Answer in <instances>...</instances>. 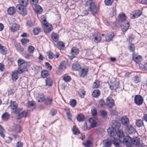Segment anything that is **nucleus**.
Masks as SVG:
<instances>
[{"label": "nucleus", "instance_id": "obj_4", "mask_svg": "<svg viewBox=\"0 0 147 147\" xmlns=\"http://www.w3.org/2000/svg\"><path fill=\"white\" fill-rule=\"evenodd\" d=\"M92 115L94 117L93 118H90L89 121L90 123V125L92 127L96 126L97 118L96 117L97 115L96 110L95 107L94 106L92 107L91 109Z\"/></svg>", "mask_w": 147, "mask_h": 147}, {"label": "nucleus", "instance_id": "obj_25", "mask_svg": "<svg viewBox=\"0 0 147 147\" xmlns=\"http://www.w3.org/2000/svg\"><path fill=\"white\" fill-rule=\"evenodd\" d=\"M9 107H11L13 110L16 109L18 107V105L16 102L11 101L10 105L9 106Z\"/></svg>", "mask_w": 147, "mask_h": 147}, {"label": "nucleus", "instance_id": "obj_60", "mask_svg": "<svg viewBox=\"0 0 147 147\" xmlns=\"http://www.w3.org/2000/svg\"><path fill=\"white\" fill-rule=\"evenodd\" d=\"M34 22L31 21H28L26 22L27 25L30 27H33L34 25Z\"/></svg>", "mask_w": 147, "mask_h": 147}, {"label": "nucleus", "instance_id": "obj_18", "mask_svg": "<svg viewBox=\"0 0 147 147\" xmlns=\"http://www.w3.org/2000/svg\"><path fill=\"white\" fill-rule=\"evenodd\" d=\"M7 52L6 48L0 44V53L3 55H5Z\"/></svg>", "mask_w": 147, "mask_h": 147}, {"label": "nucleus", "instance_id": "obj_48", "mask_svg": "<svg viewBox=\"0 0 147 147\" xmlns=\"http://www.w3.org/2000/svg\"><path fill=\"white\" fill-rule=\"evenodd\" d=\"M47 54L48 58L49 59H52L54 58L55 55L51 51H49L47 52Z\"/></svg>", "mask_w": 147, "mask_h": 147}, {"label": "nucleus", "instance_id": "obj_28", "mask_svg": "<svg viewBox=\"0 0 147 147\" xmlns=\"http://www.w3.org/2000/svg\"><path fill=\"white\" fill-rule=\"evenodd\" d=\"M14 130L16 133L20 132L21 130V128L18 125H14L13 127Z\"/></svg>", "mask_w": 147, "mask_h": 147}, {"label": "nucleus", "instance_id": "obj_27", "mask_svg": "<svg viewBox=\"0 0 147 147\" xmlns=\"http://www.w3.org/2000/svg\"><path fill=\"white\" fill-rule=\"evenodd\" d=\"M45 82L47 86H50L52 85V80L50 78H47L45 80Z\"/></svg>", "mask_w": 147, "mask_h": 147}, {"label": "nucleus", "instance_id": "obj_41", "mask_svg": "<svg viewBox=\"0 0 147 147\" xmlns=\"http://www.w3.org/2000/svg\"><path fill=\"white\" fill-rule=\"evenodd\" d=\"M127 47L129 50L131 52H133L135 50V46L132 43L129 44Z\"/></svg>", "mask_w": 147, "mask_h": 147}, {"label": "nucleus", "instance_id": "obj_36", "mask_svg": "<svg viewBox=\"0 0 147 147\" xmlns=\"http://www.w3.org/2000/svg\"><path fill=\"white\" fill-rule=\"evenodd\" d=\"M100 94V92L98 89L94 90L92 93V95L94 97H97L99 96Z\"/></svg>", "mask_w": 147, "mask_h": 147}, {"label": "nucleus", "instance_id": "obj_62", "mask_svg": "<svg viewBox=\"0 0 147 147\" xmlns=\"http://www.w3.org/2000/svg\"><path fill=\"white\" fill-rule=\"evenodd\" d=\"M57 113V110L54 109H52L50 112L51 114L53 116L55 115Z\"/></svg>", "mask_w": 147, "mask_h": 147}, {"label": "nucleus", "instance_id": "obj_3", "mask_svg": "<svg viewBox=\"0 0 147 147\" xmlns=\"http://www.w3.org/2000/svg\"><path fill=\"white\" fill-rule=\"evenodd\" d=\"M18 72L21 74L24 72L27 71V67L28 66V63L22 59H19L18 60Z\"/></svg>", "mask_w": 147, "mask_h": 147}, {"label": "nucleus", "instance_id": "obj_64", "mask_svg": "<svg viewBox=\"0 0 147 147\" xmlns=\"http://www.w3.org/2000/svg\"><path fill=\"white\" fill-rule=\"evenodd\" d=\"M66 114L68 119L70 121H71V115L70 111H68L67 112H66Z\"/></svg>", "mask_w": 147, "mask_h": 147}, {"label": "nucleus", "instance_id": "obj_39", "mask_svg": "<svg viewBox=\"0 0 147 147\" xmlns=\"http://www.w3.org/2000/svg\"><path fill=\"white\" fill-rule=\"evenodd\" d=\"M15 45L16 49L18 52H22L24 51L23 48L19 44L16 43Z\"/></svg>", "mask_w": 147, "mask_h": 147}, {"label": "nucleus", "instance_id": "obj_35", "mask_svg": "<svg viewBox=\"0 0 147 147\" xmlns=\"http://www.w3.org/2000/svg\"><path fill=\"white\" fill-rule=\"evenodd\" d=\"M79 52L78 49L76 47H73L71 49V53L72 55H77L78 53Z\"/></svg>", "mask_w": 147, "mask_h": 147}, {"label": "nucleus", "instance_id": "obj_52", "mask_svg": "<svg viewBox=\"0 0 147 147\" xmlns=\"http://www.w3.org/2000/svg\"><path fill=\"white\" fill-rule=\"evenodd\" d=\"M52 29V26L51 25V27H49L48 25L47 26H45V27L44 28V31L46 33H49L51 31Z\"/></svg>", "mask_w": 147, "mask_h": 147}, {"label": "nucleus", "instance_id": "obj_45", "mask_svg": "<svg viewBox=\"0 0 147 147\" xmlns=\"http://www.w3.org/2000/svg\"><path fill=\"white\" fill-rule=\"evenodd\" d=\"M63 80L65 82H68L71 80V78L70 76L65 74L63 77Z\"/></svg>", "mask_w": 147, "mask_h": 147}, {"label": "nucleus", "instance_id": "obj_1", "mask_svg": "<svg viewBox=\"0 0 147 147\" xmlns=\"http://www.w3.org/2000/svg\"><path fill=\"white\" fill-rule=\"evenodd\" d=\"M123 142L127 147H131L132 145H139L140 143V139L137 137L132 139L129 136H127L124 138Z\"/></svg>", "mask_w": 147, "mask_h": 147}, {"label": "nucleus", "instance_id": "obj_44", "mask_svg": "<svg viewBox=\"0 0 147 147\" xmlns=\"http://www.w3.org/2000/svg\"><path fill=\"white\" fill-rule=\"evenodd\" d=\"M35 10L36 12L39 14L41 13L42 11V8L39 5L36 6Z\"/></svg>", "mask_w": 147, "mask_h": 147}, {"label": "nucleus", "instance_id": "obj_19", "mask_svg": "<svg viewBox=\"0 0 147 147\" xmlns=\"http://www.w3.org/2000/svg\"><path fill=\"white\" fill-rule=\"evenodd\" d=\"M18 1L20 4L18 5H20L24 7H26L28 4V0H19Z\"/></svg>", "mask_w": 147, "mask_h": 147}, {"label": "nucleus", "instance_id": "obj_12", "mask_svg": "<svg viewBox=\"0 0 147 147\" xmlns=\"http://www.w3.org/2000/svg\"><path fill=\"white\" fill-rule=\"evenodd\" d=\"M45 98L44 95L42 93L38 94V96L36 97V99L38 102H42L44 101Z\"/></svg>", "mask_w": 147, "mask_h": 147}, {"label": "nucleus", "instance_id": "obj_43", "mask_svg": "<svg viewBox=\"0 0 147 147\" xmlns=\"http://www.w3.org/2000/svg\"><path fill=\"white\" fill-rule=\"evenodd\" d=\"M9 117V115L7 113H5L2 116V119L5 121L7 120Z\"/></svg>", "mask_w": 147, "mask_h": 147}, {"label": "nucleus", "instance_id": "obj_47", "mask_svg": "<svg viewBox=\"0 0 147 147\" xmlns=\"http://www.w3.org/2000/svg\"><path fill=\"white\" fill-rule=\"evenodd\" d=\"M40 31V28L38 27L34 28L33 30V33L35 35L38 34Z\"/></svg>", "mask_w": 147, "mask_h": 147}, {"label": "nucleus", "instance_id": "obj_26", "mask_svg": "<svg viewBox=\"0 0 147 147\" xmlns=\"http://www.w3.org/2000/svg\"><path fill=\"white\" fill-rule=\"evenodd\" d=\"M72 67L74 71L79 70L81 68L80 65L78 63L73 64L72 65Z\"/></svg>", "mask_w": 147, "mask_h": 147}, {"label": "nucleus", "instance_id": "obj_54", "mask_svg": "<svg viewBox=\"0 0 147 147\" xmlns=\"http://www.w3.org/2000/svg\"><path fill=\"white\" fill-rule=\"evenodd\" d=\"M143 70H147V63L142 64L140 65Z\"/></svg>", "mask_w": 147, "mask_h": 147}, {"label": "nucleus", "instance_id": "obj_49", "mask_svg": "<svg viewBox=\"0 0 147 147\" xmlns=\"http://www.w3.org/2000/svg\"><path fill=\"white\" fill-rule=\"evenodd\" d=\"M72 131L74 134L75 135H77L79 134V131L75 126H73L72 129Z\"/></svg>", "mask_w": 147, "mask_h": 147}, {"label": "nucleus", "instance_id": "obj_9", "mask_svg": "<svg viewBox=\"0 0 147 147\" xmlns=\"http://www.w3.org/2000/svg\"><path fill=\"white\" fill-rule=\"evenodd\" d=\"M90 9L92 13L94 15L96 14L97 11V8L96 6V3L92 2L90 3Z\"/></svg>", "mask_w": 147, "mask_h": 147}, {"label": "nucleus", "instance_id": "obj_37", "mask_svg": "<svg viewBox=\"0 0 147 147\" xmlns=\"http://www.w3.org/2000/svg\"><path fill=\"white\" fill-rule=\"evenodd\" d=\"M41 75L42 78H45L49 76V74L47 70H44L41 72Z\"/></svg>", "mask_w": 147, "mask_h": 147}, {"label": "nucleus", "instance_id": "obj_31", "mask_svg": "<svg viewBox=\"0 0 147 147\" xmlns=\"http://www.w3.org/2000/svg\"><path fill=\"white\" fill-rule=\"evenodd\" d=\"M133 80L134 82L136 84L140 82V75H136L133 78Z\"/></svg>", "mask_w": 147, "mask_h": 147}, {"label": "nucleus", "instance_id": "obj_53", "mask_svg": "<svg viewBox=\"0 0 147 147\" xmlns=\"http://www.w3.org/2000/svg\"><path fill=\"white\" fill-rule=\"evenodd\" d=\"M99 86L100 84L99 81L96 80L94 83L92 87L94 88H97L99 87Z\"/></svg>", "mask_w": 147, "mask_h": 147}, {"label": "nucleus", "instance_id": "obj_14", "mask_svg": "<svg viewBox=\"0 0 147 147\" xmlns=\"http://www.w3.org/2000/svg\"><path fill=\"white\" fill-rule=\"evenodd\" d=\"M121 121L122 124L127 126L128 125L129 120L127 117L125 116L121 118Z\"/></svg>", "mask_w": 147, "mask_h": 147}, {"label": "nucleus", "instance_id": "obj_30", "mask_svg": "<svg viewBox=\"0 0 147 147\" xmlns=\"http://www.w3.org/2000/svg\"><path fill=\"white\" fill-rule=\"evenodd\" d=\"M93 37H94V41L96 43L99 42L101 40V38L100 37V34L98 33H97L96 36L93 35Z\"/></svg>", "mask_w": 147, "mask_h": 147}, {"label": "nucleus", "instance_id": "obj_42", "mask_svg": "<svg viewBox=\"0 0 147 147\" xmlns=\"http://www.w3.org/2000/svg\"><path fill=\"white\" fill-rule=\"evenodd\" d=\"M136 125L138 127H140L143 125L144 124L142 120L138 119L136 120Z\"/></svg>", "mask_w": 147, "mask_h": 147}, {"label": "nucleus", "instance_id": "obj_21", "mask_svg": "<svg viewBox=\"0 0 147 147\" xmlns=\"http://www.w3.org/2000/svg\"><path fill=\"white\" fill-rule=\"evenodd\" d=\"M129 26V22H127L123 24L121 26V28L123 32H125L128 29Z\"/></svg>", "mask_w": 147, "mask_h": 147}, {"label": "nucleus", "instance_id": "obj_59", "mask_svg": "<svg viewBox=\"0 0 147 147\" xmlns=\"http://www.w3.org/2000/svg\"><path fill=\"white\" fill-rule=\"evenodd\" d=\"M142 11L140 10H136L135 11V14L136 16L137 17H138L140 16L142 14Z\"/></svg>", "mask_w": 147, "mask_h": 147}, {"label": "nucleus", "instance_id": "obj_7", "mask_svg": "<svg viewBox=\"0 0 147 147\" xmlns=\"http://www.w3.org/2000/svg\"><path fill=\"white\" fill-rule=\"evenodd\" d=\"M114 100L111 97H108L106 99V105L108 108H112L114 106Z\"/></svg>", "mask_w": 147, "mask_h": 147}, {"label": "nucleus", "instance_id": "obj_56", "mask_svg": "<svg viewBox=\"0 0 147 147\" xmlns=\"http://www.w3.org/2000/svg\"><path fill=\"white\" fill-rule=\"evenodd\" d=\"M105 4L107 6H110L112 5L113 2V0H105Z\"/></svg>", "mask_w": 147, "mask_h": 147}, {"label": "nucleus", "instance_id": "obj_20", "mask_svg": "<svg viewBox=\"0 0 147 147\" xmlns=\"http://www.w3.org/2000/svg\"><path fill=\"white\" fill-rule=\"evenodd\" d=\"M8 13L11 15H13L16 13V10L14 7H11L8 8L7 10Z\"/></svg>", "mask_w": 147, "mask_h": 147}, {"label": "nucleus", "instance_id": "obj_32", "mask_svg": "<svg viewBox=\"0 0 147 147\" xmlns=\"http://www.w3.org/2000/svg\"><path fill=\"white\" fill-rule=\"evenodd\" d=\"M117 136L119 138H122L124 136V133L123 131L121 130H117L115 132Z\"/></svg>", "mask_w": 147, "mask_h": 147}, {"label": "nucleus", "instance_id": "obj_16", "mask_svg": "<svg viewBox=\"0 0 147 147\" xmlns=\"http://www.w3.org/2000/svg\"><path fill=\"white\" fill-rule=\"evenodd\" d=\"M126 130L129 134H131L134 132L135 129L132 127V125L127 126L126 127Z\"/></svg>", "mask_w": 147, "mask_h": 147}, {"label": "nucleus", "instance_id": "obj_34", "mask_svg": "<svg viewBox=\"0 0 147 147\" xmlns=\"http://www.w3.org/2000/svg\"><path fill=\"white\" fill-rule=\"evenodd\" d=\"M119 21L123 22L125 21L126 19L125 15L123 13L120 14L119 15Z\"/></svg>", "mask_w": 147, "mask_h": 147}, {"label": "nucleus", "instance_id": "obj_29", "mask_svg": "<svg viewBox=\"0 0 147 147\" xmlns=\"http://www.w3.org/2000/svg\"><path fill=\"white\" fill-rule=\"evenodd\" d=\"M20 74L18 72V69L17 71L14 72L12 75V79L13 81H16L18 78V74Z\"/></svg>", "mask_w": 147, "mask_h": 147}, {"label": "nucleus", "instance_id": "obj_58", "mask_svg": "<svg viewBox=\"0 0 147 147\" xmlns=\"http://www.w3.org/2000/svg\"><path fill=\"white\" fill-rule=\"evenodd\" d=\"M101 116L103 117H105L107 116V112L105 110H102L100 111Z\"/></svg>", "mask_w": 147, "mask_h": 147}, {"label": "nucleus", "instance_id": "obj_8", "mask_svg": "<svg viewBox=\"0 0 147 147\" xmlns=\"http://www.w3.org/2000/svg\"><path fill=\"white\" fill-rule=\"evenodd\" d=\"M143 102V98L141 96L137 95L135 96L134 102L137 105H140L142 104Z\"/></svg>", "mask_w": 147, "mask_h": 147}, {"label": "nucleus", "instance_id": "obj_22", "mask_svg": "<svg viewBox=\"0 0 147 147\" xmlns=\"http://www.w3.org/2000/svg\"><path fill=\"white\" fill-rule=\"evenodd\" d=\"M121 142L120 140L117 138H114L113 140V144L117 147L119 146V144Z\"/></svg>", "mask_w": 147, "mask_h": 147}, {"label": "nucleus", "instance_id": "obj_61", "mask_svg": "<svg viewBox=\"0 0 147 147\" xmlns=\"http://www.w3.org/2000/svg\"><path fill=\"white\" fill-rule=\"evenodd\" d=\"M29 41V40L28 39L24 38H22L21 40V42L23 45H24L26 43L28 42Z\"/></svg>", "mask_w": 147, "mask_h": 147}, {"label": "nucleus", "instance_id": "obj_17", "mask_svg": "<svg viewBox=\"0 0 147 147\" xmlns=\"http://www.w3.org/2000/svg\"><path fill=\"white\" fill-rule=\"evenodd\" d=\"M20 26L19 25L16 24H14L12 25L10 28V29L11 32H14L18 30Z\"/></svg>", "mask_w": 147, "mask_h": 147}, {"label": "nucleus", "instance_id": "obj_46", "mask_svg": "<svg viewBox=\"0 0 147 147\" xmlns=\"http://www.w3.org/2000/svg\"><path fill=\"white\" fill-rule=\"evenodd\" d=\"M35 107V104L33 101H29L28 104V108H34Z\"/></svg>", "mask_w": 147, "mask_h": 147}, {"label": "nucleus", "instance_id": "obj_33", "mask_svg": "<svg viewBox=\"0 0 147 147\" xmlns=\"http://www.w3.org/2000/svg\"><path fill=\"white\" fill-rule=\"evenodd\" d=\"M88 72V69L83 68L81 71V76L82 77H85L86 75Z\"/></svg>", "mask_w": 147, "mask_h": 147}, {"label": "nucleus", "instance_id": "obj_51", "mask_svg": "<svg viewBox=\"0 0 147 147\" xmlns=\"http://www.w3.org/2000/svg\"><path fill=\"white\" fill-rule=\"evenodd\" d=\"M65 67L63 63H61L59 66L58 69L59 71L62 72L65 69Z\"/></svg>", "mask_w": 147, "mask_h": 147}, {"label": "nucleus", "instance_id": "obj_2", "mask_svg": "<svg viewBox=\"0 0 147 147\" xmlns=\"http://www.w3.org/2000/svg\"><path fill=\"white\" fill-rule=\"evenodd\" d=\"M121 126L119 122L117 120H113L112 121L111 127H109L107 129L108 134L111 136L115 135V132L118 130Z\"/></svg>", "mask_w": 147, "mask_h": 147}, {"label": "nucleus", "instance_id": "obj_63", "mask_svg": "<svg viewBox=\"0 0 147 147\" xmlns=\"http://www.w3.org/2000/svg\"><path fill=\"white\" fill-rule=\"evenodd\" d=\"M83 144L86 147H90L91 144L90 141L89 140H88L86 141V143H83Z\"/></svg>", "mask_w": 147, "mask_h": 147}, {"label": "nucleus", "instance_id": "obj_10", "mask_svg": "<svg viewBox=\"0 0 147 147\" xmlns=\"http://www.w3.org/2000/svg\"><path fill=\"white\" fill-rule=\"evenodd\" d=\"M119 82L114 81L111 85L110 86L109 88L112 91H115L119 88Z\"/></svg>", "mask_w": 147, "mask_h": 147}, {"label": "nucleus", "instance_id": "obj_57", "mask_svg": "<svg viewBox=\"0 0 147 147\" xmlns=\"http://www.w3.org/2000/svg\"><path fill=\"white\" fill-rule=\"evenodd\" d=\"M34 48L32 46H29L28 47V50L30 54H32L34 51Z\"/></svg>", "mask_w": 147, "mask_h": 147}, {"label": "nucleus", "instance_id": "obj_38", "mask_svg": "<svg viewBox=\"0 0 147 147\" xmlns=\"http://www.w3.org/2000/svg\"><path fill=\"white\" fill-rule=\"evenodd\" d=\"M76 118L78 121L81 122L83 121L84 119V117L82 114H81L77 115Z\"/></svg>", "mask_w": 147, "mask_h": 147}, {"label": "nucleus", "instance_id": "obj_13", "mask_svg": "<svg viewBox=\"0 0 147 147\" xmlns=\"http://www.w3.org/2000/svg\"><path fill=\"white\" fill-rule=\"evenodd\" d=\"M53 99L51 97H48L45 99V104L47 105H51L53 103Z\"/></svg>", "mask_w": 147, "mask_h": 147}, {"label": "nucleus", "instance_id": "obj_15", "mask_svg": "<svg viewBox=\"0 0 147 147\" xmlns=\"http://www.w3.org/2000/svg\"><path fill=\"white\" fill-rule=\"evenodd\" d=\"M114 33L112 32H111L108 34H107L105 37V39L106 41L109 42L112 40L113 37L114 36Z\"/></svg>", "mask_w": 147, "mask_h": 147}, {"label": "nucleus", "instance_id": "obj_50", "mask_svg": "<svg viewBox=\"0 0 147 147\" xmlns=\"http://www.w3.org/2000/svg\"><path fill=\"white\" fill-rule=\"evenodd\" d=\"M109 109V111L110 112V114L112 115H117V113L116 111V109H113L112 108H110Z\"/></svg>", "mask_w": 147, "mask_h": 147}, {"label": "nucleus", "instance_id": "obj_55", "mask_svg": "<svg viewBox=\"0 0 147 147\" xmlns=\"http://www.w3.org/2000/svg\"><path fill=\"white\" fill-rule=\"evenodd\" d=\"M69 103L71 106L74 107L76 104V100L75 99H71L69 102Z\"/></svg>", "mask_w": 147, "mask_h": 147}, {"label": "nucleus", "instance_id": "obj_24", "mask_svg": "<svg viewBox=\"0 0 147 147\" xmlns=\"http://www.w3.org/2000/svg\"><path fill=\"white\" fill-rule=\"evenodd\" d=\"M103 143L105 147H110L111 145V141L109 139L104 140Z\"/></svg>", "mask_w": 147, "mask_h": 147}, {"label": "nucleus", "instance_id": "obj_23", "mask_svg": "<svg viewBox=\"0 0 147 147\" xmlns=\"http://www.w3.org/2000/svg\"><path fill=\"white\" fill-rule=\"evenodd\" d=\"M52 39L54 41L56 42L58 40V35L56 33H53L51 35Z\"/></svg>", "mask_w": 147, "mask_h": 147}, {"label": "nucleus", "instance_id": "obj_6", "mask_svg": "<svg viewBox=\"0 0 147 147\" xmlns=\"http://www.w3.org/2000/svg\"><path fill=\"white\" fill-rule=\"evenodd\" d=\"M25 7L22 6L20 5H17L16 8L19 13L22 16H25L27 13L26 9Z\"/></svg>", "mask_w": 147, "mask_h": 147}, {"label": "nucleus", "instance_id": "obj_5", "mask_svg": "<svg viewBox=\"0 0 147 147\" xmlns=\"http://www.w3.org/2000/svg\"><path fill=\"white\" fill-rule=\"evenodd\" d=\"M14 112L17 115V119L28 116L30 112L29 110L24 111L21 108H19L16 109Z\"/></svg>", "mask_w": 147, "mask_h": 147}, {"label": "nucleus", "instance_id": "obj_40", "mask_svg": "<svg viewBox=\"0 0 147 147\" xmlns=\"http://www.w3.org/2000/svg\"><path fill=\"white\" fill-rule=\"evenodd\" d=\"M57 45L58 48L60 49H63L65 46L64 43L62 42L59 41L57 42Z\"/></svg>", "mask_w": 147, "mask_h": 147}, {"label": "nucleus", "instance_id": "obj_11", "mask_svg": "<svg viewBox=\"0 0 147 147\" xmlns=\"http://www.w3.org/2000/svg\"><path fill=\"white\" fill-rule=\"evenodd\" d=\"M133 59L137 63H139L142 60V57L136 54H133Z\"/></svg>", "mask_w": 147, "mask_h": 147}]
</instances>
